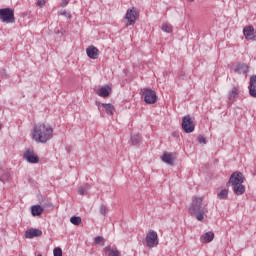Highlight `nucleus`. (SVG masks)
<instances>
[{
	"instance_id": "obj_1",
	"label": "nucleus",
	"mask_w": 256,
	"mask_h": 256,
	"mask_svg": "<svg viewBox=\"0 0 256 256\" xmlns=\"http://www.w3.org/2000/svg\"><path fill=\"white\" fill-rule=\"evenodd\" d=\"M32 139L36 143H47L53 139V127L49 124L41 123L33 127Z\"/></svg>"
},
{
	"instance_id": "obj_2",
	"label": "nucleus",
	"mask_w": 256,
	"mask_h": 256,
	"mask_svg": "<svg viewBox=\"0 0 256 256\" xmlns=\"http://www.w3.org/2000/svg\"><path fill=\"white\" fill-rule=\"evenodd\" d=\"M188 213L193 215L197 221H204L205 215L209 213L207 204L203 203V197L194 196L189 205Z\"/></svg>"
},
{
	"instance_id": "obj_3",
	"label": "nucleus",
	"mask_w": 256,
	"mask_h": 256,
	"mask_svg": "<svg viewBox=\"0 0 256 256\" xmlns=\"http://www.w3.org/2000/svg\"><path fill=\"white\" fill-rule=\"evenodd\" d=\"M142 97L147 105L157 103V93L151 88L142 89Z\"/></svg>"
},
{
	"instance_id": "obj_4",
	"label": "nucleus",
	"mask_w": 256,
	"mask_h": 256,
	"mask_svg": "<svg viewBox=\"0 0 256 256\" xmlns=\"http://www.w3.org/2000/svg\"><path fill=\"white\" fill-rule=\"evenodd\" d=\"M146 247L149 249H153L154 247H157L159 245V235L155 230H149L146 234Z\"/></svg>"
},
{
	"instance_id": "obj_5",
	"label": "nucleus",
	"mask_w": 256,
	"mask_h": 256,
	"mask_svg": "<svg viewBox=\"0 0 256 256\" xmlns=\"http://www.w3.org/2000/svg\"><path fill=\"white\" fill-rule=\"evenodd\" d=\"M0 21L3 23H15V12L11 8L0 9Z\"/></svg>"
},
{
	"instance_id": "obj_6",
	"label": "nucleus",
	"mask_w": 256,
	"mask_h": 256,
	"mask_svg": "<svg viewBox=\"0 0 256 256\" xmlns=\"http://www.w3.org/2000/svg\"><path fill=\"white\" fill-rule=\"evenodd\" d=\"M245 181V176L241 172H234L231 174L229 181L226 183L227 187H233L235 185H241Z\"/></svg>"
},
{
	"instance_id": "obj_7",
	"label": "nucleus",
	"mask_w": 256,
	"mask_h": 256,
	"mask_svg": "<svg viewBox=\"0 0 256 256\" xmlns=\"http://www.w3.org/2000/svg\"><path fill=\"white\" fill-rule=\"evenodd\" d=\"M182 129L185 133H193L195 131V122L191 116L186 115L182 118Z\"/></svg>"
},
{
	"instance_id": "obj_8",
	"label": "nucleus",
	"mask_w": 256,
	"mask_h": 256,
	"mask_svg": "<svg viewBox=\"0 0 256 256\" xmlns=\"http://www.w3.org/2000/svg\"><path fill=\"white\" fill-rule=\"evenodd\" d=\"M243 35L248 41H256L255 28L251 25L245 26L243 28Z\"/></svg>"
},
{
	"instance_id": "obj_9",
	"label": "nucleus",
	"mask_w": 256,
	"mask_h": 256,
	"mask_svg": "<svg viewBox=\"0 0 256 256\" xmlns=\"http://www.w3.org/2000/svg\"><path fill=\"white\" fill-rule=\"evenodd\" d=\"M23 158L31 164L39 163V156H37L33 150H26L23 154Z\"/></svg>"
},
{
	"instance_id": "obj_10",
	"label": "nucleus",
	"mask_w": 256,
	"mask_h": 256,
	"mask_svg": "<svg viewBox=\"0 0 256 256\" xmlns=\"http://www.w3.org/2000/svg\"><path fill=\"white\" fill-rule=\"evenodd\" d=\"M125 19L128 20V25H135L137 23V8L128 9Z\"/></svg>"
},
{
	"instance_id": "obj_11",
	"label": "nucleus",
	"mask_w": 256,
	"mask_h": 256,
	"mask_svg": "<svg viewBox=\"0 0 256 256\" xmlns=\"http://www.w3.org/2000/svg\"><path fill=\"white\" fill-rule=\"evenodd\" d=\"M248 89L250 97H254V99H256V75H252L250 77Z\"/></svg>"
},
{
	"instance_id": "obj_12",
	"label": "nucleus",
	"mask_w": 256,
	"mask_h": 256,
	"mask_svg": "<svg viewBox=\"0 0 256 256\" xmlns=\"http://www.w3.org/2000/svg\"><path fill=\"white\" fill-rule=\"evenodd\" d=\"M161 160L163 161V163H166V165H170L171 167L175 165V158L173 157L172 153L164 152Z\"/></svg>"
},
{
	"instance_id": "obj_13",
	"label": "nucleus",
	"mask_w": 256,
	"mask_h": 256,
	"mask_svg": "<svg viewBox=\"0 0 256 256\" xmlns=\"http://www.w3.org/2000/svg\"><path fill=\"white\" fill-rule=\"evenodd\" d=\"M43 235V231L37 228H31L25 232L26 239H33V237H41Z\"/></svg>"
},
{
	"instance_id": "obj_14",
	"label": "nucleus",
	"mask_w": 256,
	"mask_h": 256,
	"mask_svg": "<svg viewBox=\"0 0 256 256\" xmlns=\"http://www.w3.org/2000/svg\"><path fill=\"white\" fill-rule=\"evenodd\" d=\"M86 54L89 59H99V49L95 46H89L86 49Z\"/></svg>"
},
{
	"instance_id": "obj_15",
	"label": "nucleus",
	"mask_w": 256,
	"mask_h": 256,
	"mask_svg": "<svg viewBox=\"0 0 256 256\" xmlns=\"http://www.w3.org/2000/svg\"><path fill=\"white\" fill-rule=\"evenodd\" d=\"M234 72L238 73L239 75H247V73H249V66L246 64H238L234 68Z\"/></svg>"
},
{
	"instance_id": "obj_16",
	"label": "nucleus",
	"mask_w": 256,
	"mask_h": 256,
	"mask_svg": "<svg viewBox=\"0 0 256 256\" xmlns=\"http://www.w3.org/2000/svg\"><path fill=\"white\" fill-rule=\"evenodd\" d=\"M215 239V233L213 232H206L204 235L201 236L200 240L201 243H211Z\"/></svg>"
},
{
	"instance_id": "obj_17",
	"label": "nucleus",
	"mask_w": 256,
	"mask_h": 256,
	"mask_svg": "<svg viewBox=\"0 0 256 256\" xmlns=\"http://www.w3.org/2000/svg\"><path fill=\"white\" fill-rule=\"evenodd\" d=\"M99 97H109L111 95V87L103 86L98 92Z\"/></svg>"
},
{
	"instance_id": "obj_18",
	"label": "nucleus",
	"mask_w": 256,
	"mask_h": 256,
	"mask_svg": "<svg viewBox=\"0 0 256 256\" xmlns=\"http://www.w3.org/2000/svg\"><path fill=\"white\" fill-rule=\"evenodd\" d=\"M231 187L235 195H243V193H245V187L243 184H237Z\"/></svg>"
},
{
	"instance_id": "obj_19",
	"label": "nucleus",
	"mask_w": 256,
	"mask_h": 256,
	"mask_svg": "<svg viewBox=\"0 0 256 256\" xmlns=\"http://www.w3.org/2000/svg\"><path fill=\"white\" fill-rule=\"evenodd\" d=\"M239 97V88L234 87L228 92V99L229 101H233Z\"/></svg>"
},
{
	"instance_id": "obj_20",
	"label": "nucleus",
	"mask_w": 256,
	"mask_h": 256,
	"mask_svg": "<svg viewBox=\"0 0 256 256\" xmlns=\"http://www.w3.org/2000/svg\"><path fill=\"white\" fill-rule=\"evenodd\" d=\"M31 213L33 217H39L43 213V207L41 205H34L31 208Z\"/></svg>"
},
{
	"instance_id": "obj_21",
	"label": "nucleus",
	"mask_w": 256,
	"mask_h": 256,
	"mask_svg": "<svg viewBox=\"0 0 256 256\" xmlns=\"http://www.w3.org/2000/svg\"><path fill=\"white\" fill-rule=\"evenodd\" d=\"M101 106L105 109V112L108 115H113V113L115 112V106H113V104L111 103H102Z\"/></svg>"
},
{
	"instance_id": "obj_22",
	"label": "nucleus",
	"mask_w": 256,
	"mask_h": 256,
	"mask_svg": "<svg viewBox=\"0 0 256 256\" xmlns=\"http://www.w3.org/2000/svg\"><path fill=\"white\" fill-rule=\"evenodd\" d=\"M104 252L108 256H121V253H119V250H113L110 247L104 248Z\"/></svg>"
},
{
	"instance_id": "obj_23",
	"label": "nucleus",
	"mask_w": 256,
	"mask_h": 256,
	"mask_svg": "<svg viewBox=\"0 0 256 256\" xmlns=\"http://www.w3.org/2000/svg\"><path fill=\"white\" fill-rule=\"evenodd\" d=\"M130 141L132 145H139V143H141V136L139 134H134L131 136Z\"/></svg>"
},
{
	"instance_id": "obj_24",
	"label": "nucleus",
	"mask_w": 256,
	"mask_h": 256,
	"mask_svg": "<svg viewBox=\"0 0 256 256\" xmlns=\"http://www.w3.org/2000/svg\"><path fill=\"white\" fill-rule=\"evenodd\" d=\"M217 197L218 199L225 200L229 197V191L227 189H223L218 193Z\"/></svg>"
},
{
	"instance_id": "obj_25",
	"label": "nucleus",
	"mask_w": 256,
	"mask_h": 256,
	"mask_svg": "<svg viewBox=\"0 0 256 256\" xmlns=\"http://www.w3.org/2000/svg\"><path fill=\"white\" fill-rule=\"evenodd\" d=\"M162 31H164V33H173V26L171 24H163Z\"/></svg>"
},
{
	"instance_id": "obj_26",
	"label": "nucleus",
	"mask_w": 256,
	"mask_h": 256,
	"mask_svg": "<svg viewBox=\"0 0 256 256\" xmlns=\"http://www.w3.org/2000/svg\"><path fill=\"white\" fill-rule=\"evenodd\" d=\"M70 223H72V225H81V217H79V216H72L70 218Z\"/></svg>"
},
{
	"instance_id": "obj_27",
	"label": "nucleus",
	"mask_w": 256,
	"mask_h": 256,
	"mask_svg": "<svg viewBox=\"0 0 256 256\" xmlns=\"http://www.w3.org/2000/svg\"><path fill=\"white\" fill-rule=\"evenodd\" d=\"M87 189H89V185L86 184V186H80L78 188L79 195H87Z\"/></svg>"
},
{
	"instance_id": "obj_28",
	"label": "nucleus",
	"mask_w": 256,
	"mask_h": 256,
	"mask_svg": "<svg viewBox=\"0 0 256 256\" xmlns=\"http://www.w3.org/2000/svg\"><path fill=\"white\" fill-rule=\"evenodd\" d=\"M198 143H200V145H207V138H205V136H198Z\"/></svg>"
},
{
	"instance_id": "obj_29",
	"label": "nucleus",
	"mask_w": 256,
	"mask_h": 256,
	"mask_svg": "<svg viewBox=\"0 0 256 256\" xmlns=\"http://www.w3.org/2000/svg\"><path fill=\"white\" fill-rule=\"evenodd\" d=\"M54 256H63V250L61 248H55L54 251Z\"/></svg>"
},
{
	"instance_id": "obj_30",
	"label": "nucleus",
	"mask_w": 256,
	"mask_h": 256,
	"mask_svg": "<svg viewBox=\"0 0 256 256\" xmlns=\"http://www.w3.org/2000/svg\"><path fill=\"white\" fill-rule=\"evenodd\" d=\"M105 241V238H103L102 236H97L94 239V243H96L97 245H99V243H103Z\"/></svg>"
},
{
	"instance_id": "obj_31",
	"label": "nucleus",
	"mask_w": 256,
	"mask_h": 256,
	"mask_svg": "<svg viewBox=\"0 0 256 256\" xmlns=\"http://www.w3.org/2000/svg\"><path fill=\"white\" fill-rule=\"evenodd\" d=\"M100 214L107 215V207L105 205L100 206Z\"/></svg>"
},
{
	"instance_id": "obj_32",
	"label": "nucleus",
	"mask_w": 256,
	"mask_h": 256,
	"mask_svg": "<svg viewBox=\"0 0 256 256\" xmlns=\"http://www.w3.org/2000/svg\"><path fill=\"white\" fill-rule=\"evenodd\" d=\"M60 15H63L64 17H68V19H70V17H71V14H69V13L67 12V10H62V11L60 12Z\"/></svg>"
},
{
	"instance_id": "obj_33",
	"label": "nucleus",
	"mask_w": 256,
	"mask_h": 256,
	"mask_svg": "<svg viewBox=\"0 0 256 256\" xmlns=\"http://www.w3.org/2000/svg\"><path fill=\"white\" fill-rule=\"evenodd\" d=\"M71 0H61V7H67V5H69V2Z\"/></svg>"
},
{
	"instance_id": "obj_34",
	"label": "nucleus",
	"mask_w": 256,
	"mask_h": 256,
	"mask_svg": "<svg viewBox=\"0 0 256 256\" xmlns=\"http://www.w3.org/2000/svg\"><path fill=\"white\" fill-rule=\"evenodd\" d=\"M45 0H38L37 5L38 7H45Z\"/></svg>"
},
{
	"instance_id": "obj_35",
	"label": "nucleus",
	"mask_w": 256,
	"mask_h": 256,
	"mask_svg": "<svg viewBox=\"0 0 256 256\" xmlns=\"http://www.w3.org/2000/svg\"><path fill=\"white\" fill-rule=\"evenodd\" d=\"M189 3H193V1H195V0H187Z\"/></svg>"
},
{
	"instance_id": "obj_36",
	"label": "nucleus",
	"mask_w": 256,
	"mask_h": 256,
	"mask_svg": "<svg viewBox=\"0 0 256 256\" xmlns=\"http://www.w3.org/2000/svg\"><path fill=\"white\" fill-rule=\"evenodd\" d=\"M37 256H43V255H41V254H38Z\"/></svg>"
},
{
	"instance_id": "obj_37",
	"label": "nucleus",
	"mask_w": 256,
	"mask_h": 256,
	"mask_svg": "<svg viewBox=\"0 0 256 256\" xmlns=\"http://www.w3.org/2000/svg\"><path fill=\"white\" fill-rule=\"evenodd\" d=\"M0 170H1V164H0Z\"/></svg>"
},
{
	"instance_id": "obj_38",
	"label": "nucleus",
	"mask_w": 256,
	"mask_h": 256,
	"mask_svg": "<svg viewBox=\"0 0 256 256\" xmlns=\"http://www.w3.org/2000/svg\"><path fill=\"white\" fill-rule=\"evenodd\" d=\"M0 129H1V124H0Z\"/></svg>"
}]
</instances>
